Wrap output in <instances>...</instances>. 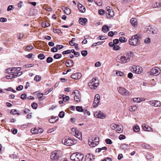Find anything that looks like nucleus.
<instances>
[{
    "instance_id": "nucleus-39",
    "label": "nucleus",
    "mask_w": 161,
    "mask_h": 161,
    "mask_svg": "<svg viewBox=\"0 0 161 161\" xmlns=\"http://www.w3.org/2000/svg\"><path fill=\"white\" fill-rule=\"evenodd\" d=\"M50 25V24L48 23L43 22L42 24V26L43 27H47Z\"/></svg>"
},
{
    "instance_id": "nucleus-42",
    "label": "nucleus",
    "mask_w": 161,
    "mask_h": 161,
    "mask_svg": "<svg viewBox=\"0 0 161 161\" xmlns=\"http://www.w3.org/2000/svg\"><path fill=\"white\" fill-rule=\"evenodd\" d=\"M100 95L98 94H96L94 98V101L99 100H100Z\"/></svg>"
},
{
    "instance_id": "nucleus-35",
    "label": "nucleus",
    "mask_w": 161,
    "mask_h": 161,
    "mask_svg": "<svg viewBox=\"0 0 161 161\" xmlns=\"http://www.w3.org/2000/svg\"><path fill=\"white\" fill-rule=\"evenodd\" d=\"M146 31L147 33L151 34L152 32L151 31L153 30L151 26H148L147 28Z\"/></svg>"
},
{
    "instance_id": "nucleus-37",
    "label": "nucleus",
    "mask_w": 161,
    "mask_h": 161,
    "mask_svg": "<svg viewBox=\"0 0 161 161\" xmlns=\"http://www.w3.org/2000/svg\"><path fill=\"white\" fill-rule=\"evenodd\" d=\"M38 58L41 60H43L45 58V57L43 54L41 53L38 55Z\"/></svg>"
},
{
    "instance_id": "nucleus-58",
    "label": "nucleus",
    "mask_w": 161,
    "mask_h": 161,
    "mask_svg": "<svg viewBox=\"0 0 161 161\" xmlns=\"http://www.w3.org/2000/svg\"><path fill=\"white\" fill-rule=\"evenodd\" d=\"M161 7V3H156V5H154V7L155 8L158 7Z\"/></svg>"
},
{
    "instance_id": "nucleus-49",
    "label": "nucleus",
    "mask_w": 161,
    "mask_h": 161,
    "mask_svg": "<svg viewBox=\"0 0 161 161\" xmlns=\"http://www.w3.org/2000/svg\"><path fill=\"white\" fill-rule=\"evenodd\" d=\"M34 79L36 81H39L41 80V77H39L38 75H36Z\"/></svg>"
},
{
    "instance_id": "nucleus-40",
    "label": "nucleus",
    "mask_w": 161,
    "mask_h": 161,
    "mask_svg": "<svg viewBox=\"0 0 161 161\" xmlns=\"http://www.w3.org/2000/svg\"><path fill=\"white\" fill-rule=\"evenodd\" d=\"M12 68H8L5 70V73H10L11 72H12L13 71V70H12Z\"/></svg>"
},
{
    "instance_id": "nucleus-22",
    "label": "nucleus",
    "mask_w": 161,
    "mask_h": 161,
    "mask_svg": "<svg viewBox=\"0 0 161 161\" xmlns=\"http://www.w3.org/2000/svg\"><path fill=\"white\" fill-rule=\"evenodd\" d=\"M59 99H62V101H69V97L68 96L63 95H60L59 96Z\"/></svg>"
},
{
    "instance_id": "nucleus-9",
    "label": "nucleus",
    "mask_w": 161,
    "mask_h": 161,
    "mask_svg": "<svg viewBox=\"0 0 161 161\" xmlns=\"http://www.w3.org/2000/svg\"><path fill=\"white\" fill-rule=\"evenodd\" d=\"M160 69L157 67H155L150 70V74L151 75L157 76L160 73Z\"/></svg>"
},
{
    "instance_id": "nucleus-43",
    "label": "nucleus",
    "mask_w": 161,
    "mask_h": 161,
    "mask_svg": "<svg viewBox=\"0 0 161 161\" xmlns=\"http://www.w3.org/2000/svg\"><path fill=\"white\" fill-rule=\"evenodd\" d=\"M31 106L32 108L34 109H36L38 106L37 104L35 103H32Z\"/></svg>"
},
{
    "instance_id": "nucleus-36",
    "label": "nucleus",
    "mask_w": 161,
    "mask_h": 161,
    "mask_svg": "<svg viewBox=\"0 0 161 161\" xmlns=\"http://www.w3.org/2000/svg\"><path fill=\"white\" fill-rule=\"evenodd\" d=\"M133 129L135 132H138L139 130V127L138 125H135L133 127Z\"/></svg>"
},
{
    "instance_id": "nucleus-30",
    "label": "nucleus",
    "mask_w": 161,
    "mask_h": 161,
    "mask_svg": "<svg viewBox=\"0 0 161 161\" xmlns=\"http://www.w3.org/2000/svg\"><path fill=\"white\" fill-rule=\"evenodd\" d=\"M12 68V70H13V71H12V73H15L17 72H19L21 70V68L20 67H18V68Z\"/></svg>"
},
{
    "instance_id": "nucleus-5",
    "label": "nucleus",
    "mask_w": 161,
    "mask_h": 161,
    "mask_svg": "<svg viewBox=\"0 0 161 161\" xmlns=\"http://www.w3.org/2000/svg\"><path fill=\"white\" fill-rule=\"evenodd\" d=\"M132 54L131 53H128L126 55L127 56V58L125 56H118L117 57L118 59L120 61L119 62L121 63H125L130 61V55Z\"/></svg>"
},
{
    "instance_id": "nucleus-24",
    "label": "nucleus",
    "mask_w": 161,
    "mask_h": 161,
    "mask_svg": "<svg viewBox=\"0 0 161 161\" xmlns=\"http://www.w3.org/2000/svg\"><path fill=\"white\" fill-rule=\"evenodd\" d=\"M62 9L64 10V13L67 15H69L70 13V10L68 8L64 7L62 8Z\"/></svg>"
},
{
    "instance_id": "nucleus-6",
    "label": "nucleus",
    "mask_w": 161,
    "mask_h": 161,
    "mask_svg": "<svg viewBox=\"0 0 161 161\" xmlns=\"http://www.w3.org/2000/svg\"><path fill=\"white\" fill-rule=\"evenodd\" d=\"M71 133L76 136L80 140L82 139V133L81 132L77 130L76 129L73 128L71 129Z\"/></svg>"
},
{
    "instance_id": "nucleus-34",
    "label": "nucleus",
    "mask_w": 161,
    "mask_h": 161,
    "mask_svg": "<svg viewBox=\"0 0 161 161\" xmlns=\"http://www.w3.org/2000/svg\"><path fill=\"white\" fill-rule=\"evenodd\" d=\"M118 125H117L116 124H111L110 126L111 128L112 129H113V130H115L116 128L117 127Z\"/></svg>"
},
{
    "instance_id": "nucleus-63",
    "label": "nucleus",
    "mask_w": 161,
    "mask_h": 161,
    "mask_svg": "<svg viewBox=\"0 0 161 161\" xmlns=\"http://www.w3.org/2000/svg\"><path fill=\"white\" fill-rule=\"evenodd\" d=\"M105 12V11L102 9H100L98 11V13L100 15L103 14Z\"/></svg>"
},
{
    "instance_id": "nucleus-8",
    "label": "nucleus",
    "mask_w": 161,
    "mask_h": 161,
    "mask_svg": "<svg viewBox=\"0 0 161 161\" xmlns=\"http://www.w3.org/2000/svg\"><path fill=\"white\" fill-rule=\"evenodd\" d=\"M99 138L98 137H96L94 139H93L92 137L91 139L89 140L88 141V144L91 147H94L96 146L99 143Z\"/></svg>"
},
{
    "instance_id": "nucleus-17",
    "label": "nucleus",
    "mask_w": 161,
    "mask_h": 161,
    "mask_svg": "<svg viewBox=\"0 0 161 161\" xmlns=\"http://www.w3.org/2000/svg\"><path fill=\"white\" fill-rule=\"evenodd\" d=\"M79 21L80 24L83 25H85L87 21V19L85 18H80L79 19Z\"/></svg>"
},
{
    "instance_id": "nucleus-7",
    "label": "nucleus",
    "mask_w": 161,
    "mask_h": 161,
    "mask_svg": "<svg viewBox=\"0 0 161 161\" xmlns=\"http://www.w3.org/2000/svg\"><path fill=\"white\" fill-rule=\"evenodd\" d=\"M62 142L64 144L68 146H71L76 144V141L75 140H73L69 138L63 139L62 140Z\"/></svg>"
},
{
    "instance_id": "nucleus-12",
    "label": "nucleus",
    "mask_w": 161,
    "mask_h": 161,
    "mask_svg": "<svg viewBox=\"0 0 161 161\" xmlns=\"http://www.w3.org/2000/svg\"><path fill=\"white\" fill-rule=\"evenodd\" d=\"M94 115L96 118L101 119L105 118L106 116L105 115L100 111H98L95 113Z\"/></svg>"
},
{
    "instance_id": "nucleus-52",
    "label": "nucleus",
    "mask_w": 161,
    "mask_h": 161,
    "mask_svg": "<svg viewBox=\"0 0 161 161\" xmlns=\"http://www.w3.org/2000/svg\"><path fill=\"white\" fill-rule=\"evenodd\" d=\"M6 78L7 79L14 78L13 74H9V75H7L6 76Z\"/></svg>"
},
{
    "instance_id": "nucleus-13",
    "label": "nucleus",
    "mask_w": 161,
    "mask_h": 161,
    "mask_svg": "<svg viewBox=\"0 0 161 161\" xmlns=\"http://www.w3.org/2000/svg\"><path fill=\"white\" fill-rule=\"evenodd\" d=\"M118 91L121 94L125 96L128 95L129 93L127 90L123 87H119Z\"/></svg>"
},
{
    "instance_id": "nucleus-53",
    "label": "nucleus",
    "mask_w": 161,
    "mask_h": 161,
    "mask_svg": "<svg viewBox=\"0 0 161 161\" xmlns=\"http://www.w3.org/2000/svg\"><path fill=\"white\" fill-rule=\"evenodd\" d=\"M135 99H136L138 100V101H145V100L144 98H142V99H141V98L140 97H138L133 98V101H136V100H135Z\"/></svg>"
},
{
    "instance_id": "nucleus-38",
    "label": "nucleus",
    "mask_w": 161,
    "mask_h": 161,
    "mask_svg": "<svg viewBox=\"0 0 161 161\" xmlns=\"http://www.w3.org/2000/svg\"><path fill=\"white\" fill-rule=\"evenodd\" d=\"M81 53L83 57H86L87 54V51L86 50L81 51Z\"/></svg>"
},
{
    "instance_id": "nucleus-55",
    "label": "nucleus",
    "mask_w": 161,
    "mask_h": 161,
    "mask_svg": "<svg viewBox=\"0 0 161 161\" xmlns=\"http://www.w3.org/2000/svg\"><path fill=\"white\" fill-rule=\"evenodd\" d=\"M105 142L108 144H110L112 143V142L111 140L109 139H107L105 140Z\"/></svg>"
},
{
    "instance_id": "nucleus-54",
    "label": "nucleus",
    "mask_w": 161,
    "mask_h": 161,
    "mask_svg": "<svg viewBox=\"0 0 161 161\" xmlns=\"http://www.w3.org/2000/svg\"><path fill=\"white\" fill-rule=\"evenodd\" d=\"M120 48V47L117 45H114L113 47V49L114 50H119Z\"/></svg>"
},
{
    "instance_id": "nucleus-26",
    "label": "nucleus",
    "mask_w": 161,
    "mask_h": 161,
    "mask_svg": "<svg viewBox=\"0 0 161 161\" xmlns=\"http://www.w3.org/2000/svg\"><path fill=\"white\" fill-rule=\"evenodd\" d=\"M109 30V29L107 25H104L102 28V31L104 32H107Z\"/></svg>"
},
{
    "instance_id": "nucleus-46",
    "label": "nucleus",
    "mask_w": 161,
    "mask_h": 161,
    "mask_svg": "<svg viewBox=\"0 0 161 161\" xmlns=\"http://www.w3.org/2000/svg\"><path fill=\"white\" fill-rule=\"evenodd\" d=\"M24 36V34L22 33H19V34H18L17 36L19 39L22 38Z\"/></svg>"
},
{
    "instance_id": "nucleus-20",
    "label": "nucleus",
    "mask_w": 161,
    "mask_h": 161,
    "mask_svg": "<svg viewBox=\"0 0 161 161\" xmlns=\"http://www.w3.org/2000/svg\"><path fill=\"white\" fill-rule=\"evenodd\" d=\"M58 119V117H54L53 116L51 117V118L49 120V122L51 123H53L57 121Z\"/></svg>"
},
{
    "instance_id": "nucleus-44",
    "label": "nucleus",
    "mask_w": 161,
    "mask_h": 161,
    "mask_svg": "<svg viewBox=\"0 0 161 161\" xmlns=\"http://www.w3.org/2000/svg\"><path fill=\"white\" fill-rule=\"evenodd\" d=\"M33 47L32 46V45H30V46H27L26 47V49L27 50V51H30L32 49H33Z\"/></svg>"
},
{
    "instance_id": "nucleus-31",
    "label": "nucleus",
    "mask_w": 161,
    "mask_h": 161,
    "mask_svg": "<svg viewBox=\"0 0 161 161\" xmlns=\"http://www.w3.org/2000/svg\"><path fill=\"white\" fill-rule=\"evenodd\" d=\"M76 109L78 112H83L84 111V109L81 106H77L76 107Z\"/></svg>"
},
{
    "instance_id": "nucleus-28",
    "label": "nucleus",
    "mask_w": 161,
    "mask_h": 161,
    "mask_svg": "<svg viewBox=\"0 0 161 161\" xmlns=\"http://www.w3.org/2000/svg\"><path fill=\"white\" fill-rule=\"evenodd\" d=\"M115 131L119 133H121L122 132L123 130L121 129V126L118 125Z\"/></svg>"
},
{
    "instance_id": "nucleus-14",
    "label": "nucleus",
    "mask_w": 161,
    "mask_h": 161,
    "mask_svg": "<svg viewBox=\"0 0 161 161\" xmlns=\"http://www.w3.org/2000/svg\"><path fill=\"white\" fill-rule=\"evenodd\" d=\"M81 76V75L80 73H76L72 75L71 77L75 80H77L80 79Z\"/></svg>"
},
{
    "instance_id": "nucleus-64",
    "label": "nucleus",
    "mask_w": 161,
    "mask_h": 161,
    "mask_svg": "<svg viewBox=\"0 0 161 161\" xmlns=\"http://www.w3.org/2000/svg\"><path fill=\"white\" fill-rule=\"evenodd\" d=\"M119 138L120 140H122L125 139V137L124 135H120L119 136Z\"/></svg>"
},
{
    "instance_id": "nucleus-3",
    "label": "nucleus",
    "mask_w": 161,
    "mask_h": 161,
    "mask_svg": "<svg viewBox=\"0 0 161 161\" xmlns=\"http://www.w3.org/2000/svg\"><path fill=\"white\" fill-rule=\"evenodd\" d=\"M83 154L79 153H74L71 155L70 158L74 161H82L84 158Z\"/></svg>"
},
{
    "instance_id": "nucleus-33",
    "label": "nucleus",
    "mask_w": 161,
    "mask_h": 161,
    "mask_svg": "<svg viewBox=\"0 0 161 161\" xmlns=\"http://www.w3.org/2000/svg\"><path fill=\"white\" fill-rule=\"evenodd\" d=\"M62 57V55L60 54L56 53L53 56V58L55 59H58Z\"/></svg>"
},
{
    "instance_id": "nucleus-27",
    "label": "nucleus",
    "mask_w": 161,
    "mask_h": 161,
    "mask_svg": "<svg viewBox=\"0 0 161 161\" xmlns=\"http://www.w3.org/2000/svg\"><path fill=\"white\" fill-rule=\"evenodd\" d=\"M130 148V147L128 145L125 144H122L121 146V148L122 150H127Z\"/></svg>"
},
{
    "instance_id": "nucleus-2",
    "label": "nucleus",
    "mask_w": 161,
    "mask_h": 161,
    "mask_svg": "<svg viewBox=\"0 0 161 161\" xmlns=\"http://www.w3.org/2000/svg\"><path fill=\"white\" fill-rule=\"evenodd\" d=\"M141 36L138 34L133 35L129 40V44L132 46L137 45L140 42L139 39Z\"/></svg>"
},
{
    "instance_id": "nucleus-60",
    "label": "nucleus",
    "mask_w": 161,
    "mask_h": 161,
    "mask_svg": "<svg viewBox=\"0 0 161 161\" xmlns=\"http://www.w3.org/2000/svg\"><path fill=\"white\" fill-rule=\"evenodd\" d=\"M7 20V19L6 18H0V21L2 22H6Z\"/></svg>"
},
{
    "instance_id": "nucleus-50",
    "label": "nucleus",
    "mask_w": 161,
    "mask_h": 161,
    "mask_svg": "<svg viewBox=\"0 0 161 161\" xmlns=\"http://www.w3.org/2000/svg\"><path fill=\"white\" fill-rule=\"evenodd\" d=\"M64 46L60 45H57L56 46V48L57 49V51H58V50H60L64 48Z\"/></svg>"
},
{
    "instance_id": "nucleus-59",
    "label": "nucleus",
    "mask_w": 161,
    "mask_h": 161,
    "mask_svg": "<svg viewBox=\"0 0 161 161\" xmlns=\"http://www.w3.org/2000/svg\"><path fill=\"white\" fill-rule=\"evenodd\" d=\"M23 87L22 85H19L16 88L17 91H20L23 89Z\"/></svg>"
},
{
    "instance_id": "nucleus-21",
    "label": "nucleus",
    "mask_w": 161,
    "mask_h": 161,
    "mask_svg": "<svg viewBox=\"0 0 161 161\" xmlns=\"http://www.w3.org/2000/svg\"><path fill=\"white\" fill-rule=\"evenodd\" d=\"M66 66L67 67L73 66L74 63L73 61L70 59H67L66 61Z\"/></svg>"
},
{
    "instance_id": "nucleus-10",
    "label": "nucleus",
    "mask_w": 161,
    "mask_h": 161,
    "mask_svg": "<svg viewBox=\"0 0 161 161\" xmlns=\"http://www.w3.org/2000/svg\"><path fill=\"white\" fill-rule=\"evenodd\" d=\"M130 71L133 73L140 74L142 72V70L139 66L134 65L130 69Z\"/></svg>"
},
{
    "instance_id": "nucleus-51",
    "label": "nucleus",
    "mask_w": 161,
    "mask_h": 161,
    "mask_svg": "<svg viewBox=\"0 0 161 161\" xmlns=\"http://www.w3.org/2000/svg\"><path fill=\"white\" fill-rule=\"evenodd\" d=\"M64 115V111H61L59 114V116L60 118H63Z\"/></svg>"
},
{
    "instance_id": "nucleus-19",
    "label": "nucleus",
    "mask_w": 161,
    "mask_h": 161,
    "mask_svg": "<svg viewBox=\"0 0 161 161\" xmlns=\"http://www.w3.org/2000/svg\"><path fill=\"white\" fill-rule=\"evenodd\" d=\"M86 161H93L94 159L93 156L92 155L88 154L86 156Z\"/></svg>"
},
{
    "instance_id": "nucleus-62",
    "label": "nucleus",
    "mask_w": 161,
    "mask_h": 161,
    "mask_svg": "<svg viewBox=\"0 0 161 161\" xmlns=\"http://www.w3.org/2000/svg\"><path fill=\"white\" fill-rule=\"evenodd\" d=\"M114 35V33L112 31H110L108 34V36L110 37H113Z\"/></svg>"
},
{
    "instance_id": "nucleus-18",
    "label": "nucleus",
    "mask_w": 161,
    "mask_h": 161,
    "mask_svg": "<svg viewBox=\"0 0 161 161\" xmlns=\"http://www.w3.org/2000/svg\"><path fill=\"white\" fill-rule=\"evenodd\" d=\"M79 10L81 13H84L86 11V8L81 4L79 3L77 5Z\"/></svg>"
},
{
    "instance_id": "nucleus-25",
    "label": "nucleus",
    "mask_w": 161,
    "mask_h": 161,
    "mask_svg": "<svg viewBox=\"0 0 161 161\" xmlns=\"http://www.w3.org/2000/svg\"><path fill=\"white\" fill-rule=\"evenodd\" d=\"M108 12H106V16L108 17H111L114 14L113 11L111 10H109Z\"/></svg>"
},
{
    "instance_id": "nucleus-29",
    "label": "nucleus",
    "mask_w": 161,
    "mask_h": 161,
    "mask_svg": "<svg viewBox=\"0 0 161 161\" xmlns=\"http://www.w3.org/2000/svg\"><path fill=\"white\" fill-rule=\"evenodd\" d=\"M10 113L13 114H17L18 115H20L19 113L16 109H13L11 110Z\"/></svg>"
},
{
    "instance_id": "nucleus-47",
    "label": "nucleus",
    "mask_w": 161,
    "mask_h": 161,
    "mask_svg": "<svg viewBox=\"0 0 161 161\" xmlns=\"http://www.w3.org/2000/svg\"><path fill=\"white\" fill-rule=\"evenodd\" d=\"M137 108L136 106H132L130 108V111H134Z\"/></svg>"
},
{
    "instance_id": "nucleus-4",
    "label": "nucleus",
    "mask_w": 161,
    "mask_h": 161,
    "mask_svg": "<svg viewBox=\"0 0 161 161\" xmlns=\"http://www.w3.org/2000/svg\"><path fill=\"white\" fill-rule=\"evenodd\" d=\"M99 81L96 78L92 79L89 82L88 85L89 87L92 89H94L99 85Z\"/></svg>"
},
{
    "instance_id": "nucleus-15",
    "label": "nucleus",
    "mask_w": 161,
    "mask_h": 161,
    "mask_svg": "<svg viewBox=\"0 0 161 161\" xmlns=\"http://www.w3.org/2000/svg\"><path fill=\"white\" fill-rule=\"evenodd\" d=\"M142 127L144 130L148 131H153V130L152 128L148 125L146 124H143L142 125Z\"/></svg>"
},
{
    "instance_id": "nucleus-1",
    "label": "nucleus",
    "mask_w": 161,
    "mask_h": 161,
    "mask_svg": "<svg viewBox=\"0 0 161 161\" xmlns=\"http://www.w3.org/2000/svg\"><path fill=\"white\" fill-rule=\"evenodd\" d=\"M62 156L60 151L55 150L52 152L50 156V161H58Z\"/></svg>"
},
{
    "instance_id": "nucleus-11",
    "label": "nucleus",
    "mask_w": 161,
    "mask_h": 161,
    "mask_svg": "<svg viewBox=\"0 0 161 161\" xmlns=\"http://www.w3.org/2000/svg\"><path fill=\"white\" fill-rule=\"evenodd\" d=\"M72 95L74 96V101H80V94L77 90H75L72 92Z\"/></svg>"
},
{
    "instance_id": "nucleus-61",
    "label": "nucleus",
    "mask_w": 161,
    "mask_h": 161,
    "mask_svg": "<svg viewBox=\"0 0 161 161\" xmlns=\"http://www.w3.org/2000/svg\"><path fill=\"white\" fill-rule=\"evenodd\" d=\"M11 132L14 134H15L17 133V130L16 129L12 128L11 129Z\"/></svg>"
},
{
    "instance_id": "nucleus-56",
    "label": "nucleus",
    "mask_w": 161,
    "mask_h": 161,
    "mask_svg": "<svg viewBox=\"0 0 161 161\" xmlns=\"http://www.w3.org/2000/svg\"><path fill=\"white\" fill-rule=\"evenodd\" d=\"M51 51L53 53L56 52L58 51L57 49L56 48V47H55L52 48L51 49Z\"/></svg>"
},
{
    "instance_id": "nucleus-32",
    "label": "nucleus",
    "mask_w": 161,
    "mask_h": 161,
    "mask_svg": "<svg viewBox=\"0 0 161 161\" xmlns=\"http://www.w3.org/2000/svg\"><path fill=\"white\" fill-rule=\"evenodd\" d=\"M31 132L33 134H36L38 133V128H34L31 130Z\"/></svg>"
},
{
    "instance_id": "nucleus-16",
    "label": "nucleus",
    "mask_w": 161,
    "mask_h": 161,
    "mask_svg": "<svg viewBox=\"0 0 161 161\" xmlns=\"http://www.w3.org/2000/svg\"><path fill=\"white\" fill-rule=\"evenodd\" d=\"M149 104L155 107L160 106L161 103L160 101H149Z\"/></svg>"
},
{
    "instance_id": "nucleus-48",
    "label": "nucleus",
    "mask_w": 161,
    "mask_h": 161,
    "mask_svg": "<svg viewBox=\"0 0 161 161\" xmlns=\"http://www.w3.org/2000/svg\"><path fill=\"white\" fill-rule=\"evenodd\" d=\"M71 53V51L69 50H68L66 51H64L62 52V54L63 55L67 54H70Z\"/></svg>"
},
{
    "instance_id": "nucleus-45",
    "label": "nucleus",
    "mask_w": 161,
    "mask_h": 161,
    "mask_svg": "<svg viewBox=\"0 0 161 161\" xmlns=\"http://www.w3.org/2000/svg\"><path fill=\"white\" fill-rule=\"evenodd\" d=\"M125 38L124 37H121L119 39V41L121 42H126L127 40H125Z\"/></svg>"
},
{
    "instance_id": "nucleus-23",
    "label": "nucleus",
    "mask_w": 161,
    "mask_h": 161,
    "mask_svg": "<svg viewBox=\"0 0 161 161\" xmlns=\"http://www.w3.org/2000/svg\"><path fill=\"white\" fill-rule=\"evenodd\" d=\"M130 23L134 27L137 26L138 24L136 19L133 18L130 19Z\"/></svg>"
},
{
    "instance_id": "nucleus-41",
    "label": "nucleus",
    "mask_w": 161,
    "mask_h": 161,
    "mask_svg": "<svg viewBox=\"0 0 161 161\" xmlns=\"http://www.w3.org/2000/svg\"><path fill=\"white\" fill-rule=\"evenodd\" d=\"M53 61V58L50 57H48L47 59L46 62L47 63H50Z\"/></svg>"
},
{
    "instance_id": "nucleus-57",
    "label": "nucleus",
    "mask_w": 161,
    "mask_h": 161,
    "mask_svg": "<svg viewBox=\"0 0 161 161\" xmlns=\"http://www.w3.org/2000/svg\"><path fill=\"white\" fill-rule=\"evenodd\" d=\"M21 98L22 100H24L26 98V95L23 94L21 95Z\"/></svg>"
}]
</instances>
